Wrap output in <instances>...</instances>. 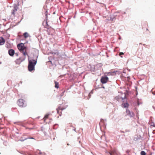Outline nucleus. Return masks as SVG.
<instances>
[{"label": "nucleus", "instance_id": "f257e3e1", "mask_svg": "<svg viewBox=\"0 0 155 155\" xmlns=\"http://www.w3.org/2000/svg\"><path fill=\"white\" fill-rule=\"evenodd\" d=\"M37 62V59L28 60V70L29 71H31L35 70V66Z\"/></svg>", "mask_w": 155, "mask_h": 155}, {"label": "nucleus", "instance_id": "f03ea898", "mask_svg": "<svg viewBox=\"0 0 155 155\" xmlns=\"http://www.w3.org/2000/svg\"><path fill=\"white\" fill-rule=\"evenodd\" d=\"M17 47L18 49L22 53L24 56H25L27 55L26 50V48L25 46L23 44L21 43L18 44Z\"/></svg>", "mask_w": 155, "mask_h": 155}, {"label": "nucleus", "instance_id": "7ed1b4c3", "mask_svg": "<svg viewBox=\"0 0 155 155\" xmlns=\"http://www.w3.org/2000/svg\"><path fill=\"white\" fill-rule=\"evenodd\" d=\"M18 105L20 107H24L26 106L25 101L21 99L18 100L17 102Z\"/></svg>", "mask_w": 155, "mask_h": 155}, {"label": "nucleus", "instance_id": "20e7f679", "mask_svg": "<svg viewBox=\"0 0 155 155\" xmlns=\"http://www.w3.org/2000/svg\"><path fill=\"white\" fill-rule=\"evenodd\" d=\"M109 78L106 76L104 75L102 76L101 79V82L102 84L106 83L108 81Z\"/></svg>", "mask_w": 155, "mask_h": 155}, {"label": "nucleus", "instance_id": "39448f33", "mask_svg": "<svg viewBox=\"0 0 155 155\" xmlns=\"http://www.w3.org/2000/svg\"><path fill=\"white\" fill-rule=\"evenodd\" d=\"M25 58V56L20 58H19L17 59L15 61V63L18 64H19L21 62L23 61Z\"/></svg>", "mask_w": 155, "mask_h": 155}, {"label": "nucleus", "instance_id": "423d86ee", "mask_svg": "<svg viewBox=\"0 0 155 155\" xmlns=\"http://www.w3.org/2000/svg\"><path fill=\"white\" fill-rule=\"evenodd\" d=\"M126 112L127 115L129 116L130 117H133L134 115V113L133 112H130L127 109H126Z\"/></svg>", "mask_w": 155, "mask_h": 155}, {"label": "nucleus", "instance_id": "0eeeda50", "mask_svg": "<svg viewBox=\"0 0 155 155\" xmlns=\"http://www.w3.org/2000/svg\"><path fill=\"white\" fill-rule=\"evenodd\" d=\"M50 115V114H45L44 117L43 118V119L45 122L47 123V122H46V120L48 118L51 120H52V119L51 118H50L49 117Z\"/></svg>", "mask_w": 155, "mask_h": 155}, {"label": "nucleus", "instance_id": "6e6552de", "mask_svg": "<svg viewBox=\"0 0 155 155\" xmlns=\"http://www.w3.org/2000/svg\"><path fill=\"white\" fill-rule=\"evenodd\" d=\"M18 8L17 6L15 7L12 9V14L13 15H15L17 11L18 10Z\"/></svg>", "mask_w": 155, "mask_h": 155}, {"label": "nucleus", "instance_id": "1a4fd4ad", "mask_svg": "<svg viewBox=\"0 0 155 155\" xmlns=\"http://www.w3.org/2000/svg\"><path fill=\"white\" fill-rule=\"evenodd\" d=\"M8 53L11 56H13L15 54V51L12 49L8 50Z\"/></svg>", "mask_w": 155, "mask_h": 155}, {"label": "nucleus", "instance_id": "9d476101", "mask_svg": "<svg viewBox=\"0 0 155 155\" xmlns=\"http://www.w3.org/2000/svg\"><path fill=\"white\" fill-rule=\"evenodd\" d=\"M5 42V40L2 37H0V45H4Z\"/></svg>", "mask_w": 155, "mask_h": 155}, {"label": "nucleus", "instance_id": "9b49d317", "mask_svg": "<svg viewBox=\"0 0 155 155\" xmlns=\"http://www.w3.org/2000/svg\"><path fill=\"white\" fill-rule=\"evenodd\" d=\"M65 108H63L62 107H58V108L57 109V113H59V111L60 110H62L64 109Z\"/></svg>", "mask_w": 155, "mask_h": 155}, {"label": "nucleus", "instance_id": "f8f14e48", "mask_svg": "<svg viewBox=\"0 0 155 155\" xmlns=\"http://www.w3.org/2000/svg\"><path fill=\"white\" fill-rule=\"evenodd\" d=\"M41 130L43 132L45 135H46L47 134L48 131V130H46L45 128H43Z\"/></svg>", "mask_w": 155, "mask_h": 155}, {"label": "nucleus", "instance_id": "ddd939ff", "mask_svg": "<svg viewBox=\"0 0 155 155\" xmlns=\"http://www.w3.org/2000/svg\"><path fill=\"white\" fill-rule=\"evenodd\" d=\"M24 37L26 38L29 36V35L27 32H25L23 34Z\"/></svg>", "mask_w": 155, "mask_h": 155}, {"label": "nucleus", "instance_id": "4468645a", "mask_svg": "<svg viewBox=\"0 0 155 155\" xmlns=\"http://www.w3.org/2000/svg\"><path fill=\"white\" fill-rule=\"evenodd\" d=\"M128 106L129 104L127 103H123L122 104V107L124 108L128 107Z\"/></svg>", "mask_w": 155, "mask_h": 155}, {"label": "nucleus", "instance_id": "2eb2a0df", "mask_svg": "<svg viewBox=\"0 0 155 155\" xmlns=\"http://www.w3.org/2000/svg\"><path fill=\"white\" fill-rule=\"evenodd\" d=\"M115 73L114 72H109L107 73V74L108 75H113Z\"/></svg>", "mask_w": 155, "mask_h": 155}, {"label": "nucleus", "instance_id": "dca6fc26", "mask_svg": "<svg viewBox=\"0 0 155 155\" xmlns=\"http://www.w3.org/2000/svg\"><path fill=\"white\" fill-rule=\"evenodd\" d=\"M55 87L57 88H58L59 87V84L58 82H55Z\"/></svg>", "mask_w": 155, "mask_h": 155}, {"label": "nucleus", "instance_id": "f3484780", "mask_svg": "<svg viewBox=\"0 0 155 155\" xmlns=\"http://www.w3.org/2000/svg\"><path fill=\"white\" fill-rule=\"evenodd\" d=\"M46 24H47V25L45 26V28L48 29L50 28L51 27L48 25L47 21H46Z\"/></svg>", "mask_w": 155, "mask_h": 155}, {"label": "nucleus", "instance_id": "a211bd4d", "mask_svg": "<svg viewBox=\"0 0 155 155\" xmlns=\"http://www.w3.org/2000/svg\"><path fill=\"white\" fill-rule=\"evenodd\" d=\"M141 155H146V153L144 151H142L140 153Z\"/></svg>", "mask_w": 155, "mask_h": 155}, {"label": "nucleus", "instance_id": "6ab92c4d", "mask_svg": "<svg viewBox=\"0 0 155 155\" xmlns=\"http://www.w3.org/2000/svg\"><path fill=\"white\" fill-rule=\"evenodd\" d=\"M124 54V53L122 52H120L119 53V55L121 56V58H122L123 57L121 56V55H123Z\"/></svg>", "mask_w": 155, "mask_h": 155}, {"label": "nucleus", "instance_id": "aec40b11", "mask_svg": "<svg viewBox=\"0 0 155 155\" xmlns=\"http://www.w3.org/2000/svg\"><path fill=\"white\" fill-rule=\"evenodd\" d=\"M45 14L46 16V18H47V11H46Z\"/></svg>", "mask_w": 155, "mask_h": 155}, {"label": "nucleus", "instance_id": "412c9836", "mask_svg": "<svg viewBox=\"0 0 155 155\" xmlns=\"http://www.w3.org/2000/svg\"><path fill=\"white\" fill-rule=\"evenodd\" d=\"M102 123V122H101V123H100V124H99V125H100V128L101 129L102 127V126H101V123Z\"/></svg>", "mask_w": 155, "mask_h": 155}, {"label": "nucleus", "instance_id": "4be33fe9", "mask_svg": "<svg viewBox=\"0 0 155 155\" xmlns=\"http://www.w3.org/2000/svg\"><path fill=\"white\" fill-rule=\"evenodd\" d=\"M29 139H34V138H33V137H30L29 138Z\"/></svg>", "mask_w": 155, "mask_h": 155}, {"label": "nucleus", "instance_id": "5701e85b", "mask_svg": "<svg viewBox=\"0 0 155 155\" xmlns=\"http://www.w3.org/2000/svg\"><path fill=\"white\" fill-rule=\"evenodd\" d=\"M110 153V154L111 155H112V153Z\"/></svg>", "mask_w": 155, "mask_h": 155}, {"label": "nucleus", "instance_id": "b1692460", "mask_svg": "<svg viewBox=\"0 0 155 155\" xmlns=\"http://www.w3.org/2000/svg\"><path fill=\"white\" fill-rule=\"evenodd\" d=\"M15 54H16L17 56H18V54H17V53H16Z\"/></svg>", "mask_w": 155, "mask_h": 155}, {"label": "nucleus", "instance_id": "393cba45", "mask_svg": "<svg viewBox=\"0 0 155 155\" xmlns=\"http://www.w3.org/2000/svg\"><path fill=\"white\" fill-rule=\"evenodd\" d=\"M102 122V123H101V124H102V123H103V124H104V123H103V122Z\"/></svg>", "mask_w": 155, "mask_h": 155}]
</instances>
